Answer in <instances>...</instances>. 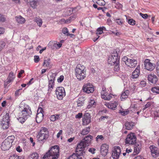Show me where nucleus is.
<instances>
[{
  "mask_svg": "<svg viewBox=\"0 0 159 159\" xmlns=\"http://www.w3.org/2000/svg\"><path fill=\"white\" fill-rule=\"evenodd\" d=\"M20 108V111L18 114L17 119L20 122L23 124L30 116L32 112L30 107L27 104H25Z\"/></svg>",
  "mask_w": 159,
  "mask_h": 159,
  "instance_id": "1",
  "label": "nucleus"
},
{
  "mask_svg": "<svg viewBox=\"0 0 159 159\" xmlns=\"http://www.w3.org/2000/svg\"><path fill=\"white\" fill-rule=\"evenodd\" d=\"M59 148L58 146H52L44 155L42 159H57L59 155Z\"/></svg>",
  "mask_w": 159,
  "mask_h": 159,
  "instance_id": "2",
  "label": "nucleus"
},
{
  "mask_svg": "<svg viewBox=\"0 0 159 159\" xmlns=\"http://www.w3.org/2000/svg\"><path fill=\"white\" fill-rule=\"evenodd\" d=\"M93 136L90 134L86 136L78 144L76 149V152H81V153L84 148L90 144L91 142L93 140Z\"/></svg>",
  "mask_w": 159,
  "mask_h": 159,
  "instance_id": "3",
  "label": "nucleus"
},
{
  "mask_svg": "<svg viewBox=\"0 0 159 159\" xmlns=\"http://www.w3.org/2000/svg\"><path fill=\"white\" fill-rule=\"evenodd\" d=\"M120 54L119 49L117 48L114 49L108 59V63L111 65L118 64L120 63Z\"/></svg>",
  "mask_w": 159,
  "mask_h": 159,
  "instance_id": "4",
  "label": "nucleus"
},
{
  "mask_svg": "<svg viewBox=\"0 0 159 159\" xmlns=\"http://www.w3.org/2000/svg\"><path fill=\"white\" fill-rule=\"evenodd\" d=\"M85 67L81 64L78 65L75 69V75L77 79L79 81L84 79L86 76Z\"/></svg>",
  "mask_w": 159,
  "mask_h": 159,
  "instance_id": "5",
  "label": "nucleus"
},
{
  "mask_svg": "<svg viewBox=\"0 0 159 159\" xmlns=\"http://www.w3.org/2000/svg\"><path fill=\"white\" fill-rule=\"evenodd\" d=\"M49 136V132L48 129L42 127L38 134L37 138L39 141L41 143H43L46 141Z\"/></svg>",
  "mask_w": 159,
  "mask_h": 159,
  "instance_id": "6",
  "label": "nucleus"
},
{
  "mask_svg": "<svg viewBox=\"0 0 159 159\" xmlns=\"http://www.w3.org/2000/svg\"><path fill=\"white\" fill-rule=\"evenodd\" d=\"M15 139L14 136H8L2 143L1 148L2 150L6 151L8 150L12 145Z\"/></svg>",
  "mask_w": 159,
  "mask_h": 159,
  "instance_id": "7",
  "label": "nucleus"
},
{
  "mask_svg": "<svg viewBox=\"0 0 159 159\" xmlns=\"http://www.w3.org/2000/svg\"><path fill=\"white\" fill-rule=\"evenodd\" d=\"M10 116L9 113H7L3 116L1 122V125L4 129H7L9 126Z\"/></svg>",
  "mask_w": 159,
  "mask_h": 159,
  "instance_id": "8",
  "label": "nucleus"
},
{
  "mask_svg": "<svg viewBox=\"0 0 159 159\" xmlns=\"http://www.w3.org/2000/svg\"><path fill=\"white\" fill-rule=\"evenodd\" d=\"M55 92L57 98L59 100H62L63 97L66 96L65 90L63 87H57L55 90Z\"/></svg>",
  "mask_w": 159,
  "mask_h": 159,
  "instance_id": "9",
  "label": "nucleus"
},
{
  "mask_svg": "<svg viewBox=\"0 0 159 159\" xmlns=\"http://www.w3.org/2000/svg\"><path fill=\"white\" fill-rule=\"evenodd\" d=\"M136 141V137L134 133L128 134L126 138L125 143L127 144H133L135 143Z\"/></svg>",
  "mask_w": 159,
  "mask_h": 159,
  "instance_id": "10",
  "label": "nucleus"
},
{
  "mask_svg": "<svg viewBox=\"0 0 159 159\" xmlns=\"http://www.w3.org/2000/svg\"><path fill=\"white\" fill-rule=\"evenodd\" d=\"M82 89L84 92L87 93H93L94 90L93 85L89 83L84 84L82 87Z\"/></svg>",
  "mask_w": 159,
  "mask_h": 159,
  "instance_id": "11",
  "label": "nucleus"
},
{
  "mask_svg": "<svg viewBox=\"0 0 159 159\" xmlns=\"http://www.w3.org/2000/svg\"><path fill=\"white\" fill-rule=\"evenodd\" d=\"M120 148L119 146L115 147L112 151L111 156L113 159H118L121 153Z\"/></svg>",
  "mask_w": 159,
  "mask_h": 159,
  "instance_id": "12",
  "label": "nucleus"
},
{
  "mask_svg": "<svg viewBox=\"0 0 159 159\" xmlns=\"http://www.w3.org/2000/svg\"><path fill=\"white\" fill-rule=\"evenodd\" d=\"M144 65L145 69L149 71L153 70L155 68V64L150 62V60L146 59L144 61Z\"/></svg>",
  "mask_w": 159,
  "mask_h": 159,
  "instance_id": "13",
  "label": "nucleus"
},
{
  "mask_svg": "<svg viewBox=\"0 0 159 159\" xmlns=\"http://www.w3.org/2000/svg\"><path fill=\"white\" fill-rule=\"evenodd\" d=\"M91 122V117L90 114L88 113H85L83 118L82 124L83 125H86Z\"/></svg>",
  "mask_w": 159,
  "mask_h": 159,
  "instance_id": "14",
  "label": "nucleus"
},
{
  "mask_svg": "<svg viewBox=\"0 0 159 159\" xmlns=\"http://www.w3.org/2000/svg\"><path fill=\"white\" fill-rule=\"evenodd\" d=\"M109 146L106 143L102 144L101 147L100 152L103 156H106L108 152Z\"/></svg>",
  "mask_w": 159,
  "mask_h": 159,
  "instance_id": "15",
  "label": "nucleus"
},
{
  "mask_svg": "<svg viewBox=\"0 0 159 159\" xmlns=\"http://www.w3.org/2000/svg\"><path fill=\"white\" fill-rule=\"evenodd\" d=\"M15 78V75L12 72H11L8 76L7 79L4 82V86L5 88L6 87L7 85L13 81L14 79Z\"/></svg>",
  "mask_w": 159,
  "mask_h": 159,
  "instance_id": "16",
  "label": "nucleus"
},
{
  "mask_svg": "<svg viewBox=\"0 0 159 159\" xmlns=\"http://www.w3.org/2000/svg\"><path fill=\"white\" fill-rule=\"evenodd\" d=\"M150 148L153 157H156L159 155V150L158 148L153 145H151Z\"/></svg>",
  "mask_w": 159,
  "mask_h": 159,
  "instance_id": "17",
  "label": "nucleus"
},
{
  "mask_svg": "<svg viewBox=\"0 0 159 159\" xmlns=\"http://www.w3.org/2000/svg\"><path fill=\"white\" fill-rule=\"evenodd\" d=\"M106 89L104 87H102V91L101 92L102 98L105 100H110L112 97L110 95H107V93L105 92Z\"/></svg>",
  "mask_w": 159,
  "mask_h": 159,
  "instance_id": "18",
  "label": "nucleus"
},
{
  "mask_svg": "<svg viewBox=\"0 0 159 159\" xmlns=\"http://www.w3.org/2000/svg\"><path fill=\"white\" fill-rule=\"evenodd\" d=\"M134 145L133 155H136L139 153L141 149V144L140 143H135Z\"/></svg>",
  "mask_w": 159,
  "mask_h": 159,
  "instance_id": "19",
  "label": "nucleus"
},
{
  "mask_svg": "<svg viewBox=\"0 0 159 159\" xmlns=\"http://www.w3.org/2000/svg\"><path fill=\"white\" fill-rule=\"evenodd\" d=\"M137 64V61L135 59H129L128 60V62H127L126 65L127 66L129 67L130 68H133L135 67Z\"/></svg>",
  "mask_w": 159,
  "mask_h": 159,
  "instance_id": "20",
  "label": "nucleus"
},
{
  "mask_svg": "<svg viewBox=\"0 0 159 159\" xmlns=\"http://www.w3.org/2000/svg\"><path fill=\"white\" fill-rule=\"evenodd\" d=\"M105 105L109 108L115 110L118 105V102L116 101L111 102L109 103H105Z\"/></svg>",
  "mask_w": 159,
  "mask_h": 159,
  "instance_id": "21",
  "label": "nucleus"
},
{
  "mask_svg": "<svg viewBox=\"0 0 159 159\" xmlns=\"http://www.w3.org/2000/svg\"><path fill=\"white\" fill-rule=\"evenodd\" d=\"M148 80L151 83L155 84L158 80L157 76L153 74H151L148 77Z\"/></svg>",
  "mask_w": 159,
  "mask_h": 159,
  "instance_id": "22",
  "label": "nucleus"
},
{
  "mask_svg": "<svg viewBox=\"0 0 159 159\" xmlns=\"http://www.w3.org/2000/svg\"><path fill=\"white\" fill-rule=\"evenodd\" d=\"M27 2L33 9L36 8L38 4V0H27Z\"/></svg>",
  "mask_w": 159,
  "mask_h": 159,
  "instance_id": "23",
  "label": "nucleus"
},
{
  "mask_svg": "<svg viewBox=\"0 0 159 159\" xmlns=\"http://www.w3.org/2000/svg\"><path fill=\"white\" fill-rule=\"evenodd\" d=\"M43 117L44 115L43 113H37L36 117V122L38 123H40L43 120Z\"/></svg>",
  "mask_w": 159,
  "mask_h": 159,
  "instance_id": "24",
  "label": "nucleus"
},
{
  "mask_svg": "<svg viewBox=\"0 0 159 159\" xmlns=\"http://www.w3.org/2000/svg\"><path fill=\"white\" fill-rule=\"evenodd\" d=\"M139 66H138L135 70L133 72L131 78L133 79L137 78L139 76Z\"/></svg>",
  "mask_w": 159,
  "mask_h": 159,
  "instance_id": "25",
  "label": "nucleus"
},
{
  "mask_svg": "<svg viewBox=\"0 0 159 159\" xmlns=\"http://www.w3.org/2000/svg\"><path fill=\"white\" fill-rule=\"evenodd\" d=\"M55 85V82L52 81V80L50 81H48V93H51L54 88Z\"/></svg>",
  "mask_w": 159,
  "mask_h": 159,
  "instance_id": "26",
  "label": "nucleus"
},
{
  "mask_svg": "<svg viewBox=\"0 0 159 159\" xmlns=\"http://www.w3.org/2000/svg\"><path fill=\"white\" fill-rule=\"evenodd\" d=\"M91 127L89 126L86 127L85 128L83 129L80 132L81 134L83 135H85L89 134L90 131Z\"/></svg>",
  "mask_w": 159,
  "mask_h": 159,
  "instance_id": "27",
  "label": "nucleus"
},
{
  "mask_svg": "<svg viewBox=\"0 0 159 159\" xmlns=\"http://www.w3.org/2000/svg\"><path fill=\"white\" fill-rule=\"evenodd\" d=\"M134 124V123L132 122H126L125 124L126 129L127 130L131 129L133 128Z\"/></svg>",
  "mask_w": 159,
  "mask_h": 159,
  "instance_id": "28",
  "label": "nucleus"
},
{
  "mask_svg": "<svg viewBox=\"0 0 159 159\" xmlns=\"http://www.w3.org/2000/svg\"><path fill=\"white\" fill-rule=\"evenodd\" d=\"M67 159H82L81 155L77 153H73Z\"/></svg>",
  "mask_w": 159,
  "mask_h": 159,
  "instance_id": "29",
  "label": "nucleus"
},
{
  "mask_svg": "<svg viewBox=\"0 0 159 159\" xmlns=\"http://www.w3.org/2000/svg\"><path fill=\"white\" fill-rule=\"evenodd\" d=\"M39 157V154L36 152H34L30 155L28 159H38Z\"/></svg>",
  "mask_w": 159,
  "mask_h": 159,
  "instance_id": "30",
  "label": "nucleus"
},
{
  "mask_svg": "<svg viewBox=\"0 0 159 159\" xmlns=\"http://www.w3.org/2000/svg\"><path fill=\"white\" fill-rule=\"evenodd\" d=\"M43 66L46 67L51 68L52 66L51 65V61L50 59L48 58L47 59L44 60L43 64Z\"/></svg>",
  "mask_w": 159,
  "mask_h": 159,
  "instance_id": "31",
  "label": "nucleus"
},
{
  "mask_svg": "<svg viewBox=\"0 0 159 159\" xmlns=\"http://www.w3.org/2000/svg\"><path fill=\"white\" fill-rule=\"evenodd\" d=\"M15 18L16 21L20 24H22L24 23L25 21V18L20 16H16Z\"/></svg>",
  "mask_w": 159,
  "mask_h": 159,
  "instance_id": "32",
  "label": "nucleus"
},
{
  "mask_svg": "<svg viewBox=\"0 0 159 159\" xmlns=\"http://www.w3.org/2000/svg\"><path fill=\"white\" fill-rule=\"evenodd\" d=\"M84 99L83 97L80 98L77 101V106L81 107L83 105L84 103Z\"/></svg>",
  "mask_w": 159,
  "mask_h": 159,
  "instance_id": "33",
  "label": "nucleus"
},
{
  "mask_svg": "<svg viewBox=\"0 0 159 159\" xmlns=\"http://www.w3.org/2000/svg\"><path fill=\"white\" fill-rule=\"evenodd\" d=\"M34 20L37 23L39 27L41 26L43 23V21L42 19L40 18L38 16L35 18L34 19Z\"/></svg>",
  "mask_w": 159,
  "mask_h": 159,
  "instance_id": "34",
  "label": "nucleus"
},
{
  "mask_svg": "<svg viewBox=\"0 0 159 159\" xmlns=\"http://www.w3.org/2000/svg\"><path fill=\"white\" fill-rule=\"evenodd\" d=\"M59 116L60 115L57 114L52 115L50 117V120L52 121H54L59 118Z\"/></svg>",
  "mask_w": 159,
  "mask_h": 159,
  "instance_id": "35",
  "label": "nucleus"
},
{
  "mask_svg": "<svg viewBox=\"0 0 159 159\" xmlns=\"http://www.w3.org/2000/svg\"><path fill=\"white\" fill-rule=\"evenodd\" d=\"M95 105V102L94 100L90 99L89 102V104L87 106V108L89 109L93 107H94V105Z\"/></svg>",
  "mask_w": 159,
  "mask_h": 159,
  "instance_id": "36",
  "label": "nucleus"
},
{
  "mask_svg": "<svg viewBox=\"0 0 159 159\" xmlns=\"http://www.w3.org/2000/svg\"><path fill=\"white\" fill-rule=\"evenodd\" d=\"M129 92L128 90H126L123 92L120 96V98L121 99H124L127 98L129 95Z\"/></svg>",
  "mask_w": 159,
  "mask_h": 159,
  "instance_id": "37",
  "label": "nucleus"
},
{
  "mask_svg": "<svg viewBox=\"0 0 159 159\" xmlns=\"http://www.w3.org/2000/svg\"><path fill=\"white\" fill-rule=\"evenodd\" d=\"M58 72L52 73L49 78H48V81H50L51 80H52V81H54V82H55L56 77L58 74Z\"/></svg>",
  "mask_w": 159,
  "mask_h": 159,
  "instance_id": "38",
  "label": "nucleus"
},
{
  "mask_svg": "<svg viewBox=\"0 0 159 159\" xmlns=\"http://www.w3.org/2000/svg\"><path fill=\"white\" fill-rule=\"evenodd\" d=\"M9 159H25L21 156H18L16 154H14L10 156Z\"/></svg>",
  "mask_w": 159,
  "mask_h": 159,
  "instance_id": "39",
  "label": "nucleus"
},
{
  "mask_svg": "<svg viewBox=\"0 0 159 159\" xmlns=\"http://www.w3.org/2000/svg\"><path fill=\"white\" fill-rule=\"evenodd\" d=\"M151 91L153 93L159 94V86H155L152 87L151 89Z\"/></svg>",
  "mask_w": 159,
  "mask_h": 159,
  "instance_id": "40",
  "label": "nucleus"
},
{
  "mask_svg": "<svg viewBox=\"0 0 159 159\" xmlns=\"http://www.w3.org/2000/svg\"><path fill=\"white\" fill-rule=\"evenodd\" d=\"M52 42L50 41L48 44L49 47L52 50L57 49V47L55 42H54L53 44H52Z\"/></svg>",
  "mask_w": 159,
  "mask_h": 159,
  "instance_id": "41",
  "label": "nucleus"
},
{
  "mask_svg": "<svg viewBox=\"0 0 159 159\" xmlns=\"http://www.w3.org/2000/svg\"><path fill=\"white\" fill-rule=\"evenodd\" d=\"M96 3L100 6H104L106 4L104 0H96Z\"/></svg>",
  "mask_w": 159,
  "mask_h": 159,
  "instance_id": "42",
  "label": "nucleus"
},
{
  "mask_svg": "<svg viewBox=\"0 0 159 159\" xmlns=\"http://www.w3.org/2000/svg\"><path fill=\"white\" fill-rule=\"evenodd\" d=\"M129 59L126 56L124 57L121 59L122 63L123 64L125 63L126 65L127 62H128V60H129Z\"/></svg>",
  "mask_w": 159,
  "mask_h": 159,
  "instance_id": "43",
  "label": "nucleus"
},
{
  "mask_svg": "<svg viewBox=\"0 0 159 159\" xmlns=\"http://www.w3.org/2000/svg\"><path fill=\"white\" fill-rule=\"evenodd\" d=\"M153 104V103L151 102H148L145 105L144 107L143 108V110H144L146 109L149 107L151 105Z\"/></svg>",
  "mask_w": 159,
  "mask_h": 159,
  "instance_id": "44",
  "label": "nucleus"
},
{
  "mask_svg": "<svg viewBox=\"0 0 159 159\" xmlns=\"http://www.w3.org/2000/svg\"><path fill=\"white\" fill-rule=\"evenodd\" d=\"M123 5L119 2H117L116 3L115 8L118 9H122Z\"/></svg>",
  "mask_w": 159,
  "mask_h": 159,
  "instance_id": "45",
  "label": "nucleus"
},
{
  "mask_svg": "<svg viewBox=\"0 0 159 159\" xmlns=\"http://www.w3.org/2000/svg\"><path fill=\"white\" fill-rule=\"evenodd\" d=\"M6 18L4 15L0 13V22H3L5 21Z\"/></svg>",
  "mask_w": 159,
  "mask_h": 159,
  "instance_id": "46",
  "label": "nucleus"
},
{
  "mask_svg": "<svg viewBox=\"0 0 159 159\" xmlns=\"http://www.w3.org/2000/svg\"><path fill=\"white\" fill-rule=\"evenodd\" d=\"M136 21L132 19H129L128 20V23L130 25H135Z\"/></svg>",
  "mask_w": 159,
  "mask_h": 159,
  "instance_id": "47",
  "label": "nucleus"
},
{
  "mask_svg": "<svg viewBox=\"0 0 159 159\" xmlns=\"http://www.w3.org/2000/svg\"><path fill=\"white\" fill-rule=\"evenodd\" d=\"M113 65H114V70L115 71L118 72L120 70L119 63L118 64H114Z\"/></svg>",
  "mask_w": 159,
  "mask_h": 159,
  "instance_id": "48",
  "label": "nucleus"
},
{
  "mask_svg": "<svg viewBox=\"0 0 159 159\" xmlns=\"http://www.w3.org/2000/svg\"><path fill=\"white\" fill-rule=\"evenodd\" d=\"M5 43L3 41H0V50L1 51L4 48L5 46Z\"/></svg>",
  "mask_w": 159,
  "mask_h": 159,
  "instance_id": "49",
  "label": "nucleus"
},
{
  "mask_svg": "<svg viewBox=\"0 0 159 159\" xmlns=\"http://www.w3.org/2000/svg\"><path fill=\"white\" fill-rule=\"evenodd\" d=\"M64 79V76L63 75H61L58 78V79H57V81L58 83H61L63 81Z\"/></svg>",
  "mask_w": 159,
  "mask_h": 159,
  "instance_id": "50",
  "label": "nucleus"
},
{
  "mask_svg": "<svg viewBox=\"0 0 159 159\" xmlns=\"http://www.w3.org/2000/svg\"><path fill=\"white\" fill-rule=\"evenodd\" d=\"M101 29V28L99 27L98 28L96 31V34L97 35H100L102 34V33H103V31H102V30Z\"/></svg>",
  "mask_w": 159,
  "mask_h": 159,
  "instance_id": "51",
  "label": "nucleus"
},
{
  "mask_svg": "<svg viewBox=\"0 0 159 159\" xmlns=\"http://www.w3.org/2000/svg\"><path fill=\"white\" fill-rule=\"evenodd\" d=\"M73 131L74 129L72 128L69 127L67 128V132L68 134H72L73 133Z\"/></svg>",
  "mask_w": 159,
  "mask_h": 159,
  "instance_id": "52",
  "label": "nucleus"
},
{
  "mask_svg": "<svg viewBox=\"0 0 159 159\" xmlns=\"http://www.w3.org/2000/svg\"><path fill=\"white\" fill-rule=\"evenodd\" d=\"M111 32L112 33L115 34V35L117 36H119L122 34L121 33L118 32L117 30H116V32L114 31H111Z\"/></svg>",
  "mask_w": 159,
  "mask_h": 159,
  "instance_id": "53",
  "label": "nucleus"
},
{
  "mask_svg": "<svg viewBox=\"0 0 159 159\" xmlns=\"http://www.w3.org/2000/svg\"><path fill=\"white\" fill-rule=\"evenodd\" d=\"M120 113L123 116H125L128 114L129 113V110H126L124 111H120Z\"/></svg>",
  "mask_w": 159,
  "mask_h": 159,
  "instance_id": "54",
  "label": "nucleus"
},
{
  "mask_svg": "<svg viewBox=\"0 0 159 159\" xmlns=\"http://www.w3.org/2000/svg\"><path fill=\"white\" fill-rule=\"evenodd\" d=\"M62 33L64 34H67V35H69L68 31V29L66 28H64L62 30Z\"/></svg>",
  "mask_w": 159,
  "mask_h": 159,
  "instance_id": "55",
  "label": "nucleus"
},
{
  "mask_svg": "<svg viewBox=\"0 0 159 159\" xmlns=\"http://www.w3.org/2000/svg\"><path fill=\"white\" fill-rule=\"evenodd\" d=\"M98 139L103 140L104 139V138L103 136L102 135H98L96 137V141H98Z\"/></svg>",
  "mask_w": 159,
  "mask_h": 159,
  "instance_id": "56",
  "label": "nucleus"
},
{
  "mask_svg": "<svg viewBox=\"0 0 159 159\" xmlns=\"http://www.w3.org/2000/svg\"><path fill=\"white\" fill-rule=\"evenodd\" d=\"M95 151L96 149L93 148H90L88 149V151L92 154H94L95 153Z\"/></svg>",
  "mask_w": 159,
  "mask_h": 159,
  "instance_id": "57",
  "label": "nucleus"
},
{
  "mask_svg": "<svg viewBox=\"0 0 159 159\" xmlns=\"http://www.w3.org/2000/svg\"><path fill=\"white\" fill-rule=\"evenodd\" d=\"M40 59L39 56L35 55L34 56V61L35 62L38 63L39 62Z\"/></svg>",
  "mask_w": 159,
  "mask_h": 159,
  "instance_id": "58",
  "label": "nucleus"
},
{
  "mask_svg": "<svg viewBox=\"0 0 159 159\" xmlns=\"http://www.w3.org/2000/svg\"><path fill=\"white\" fill-rule=\"evenodd\" d=\"M116 23L119 25H121L123 23L122 20L120 19H116Z\"/></svg>",
  "mask_w": 159,
  "mask_h": 159,
  "instance_id": "59",
  "label": "nucleus"
},
{
  "mask_svg": "<svg viewBox=\"0 0 159 159\" xmlns=\"http://www.w3.org/2000/svg\"><path fill=\"white\" fill-rule=\"evenodd\" d=\"M156 69L157 75L159 77V62L157 63V65Z\"/></svg>",
  "mask_w": 159,
  "mask_h": 159,
  "instance_id": "60",
  "label": "nucleus"
},
{
  "mask_svg": "<svg viewBox=\"0 0 159 159\" xmlns=\"http://www.w3.org/2000/svg\"><path fill=\"white\" fill-rule=\"evenodd\" d=\"M140 15L143 19H146L148 17V15L147 14H143L141 13H140Z\"/></svg>",
  "mask_w": 159,
  "mask_h": 159,
  "instance_id": "61",
  "label": "nucleus"
},
{
  "mask_svg": "<svg viewBox=\"0 0 159 159\" xmlns=\"http://www.w3.org/2000/svg\"><path fill=\"white\" fill-rule=\"evenodd\" d=\"M82 113H79L75 116V118L78 119H80L82 116Z\"/></svg>",
  "mask_w": 159,
  "mask_h": 159,
  "instance_id": "62",
  "label": "nucleus"
},
{
  "mask_svg": "<svg viewBox=\"0 0 159 159\" xmlns=\"http://www.w3.org/2000/svg\"><path fill=\"white\" fill-rule=\"evenodd\" d=\"M24 73V70H20V72L18 73V77L19 78H20L21 76V75L22 74Z\"/></svg>",
  "mask_w": 159,
  "mask_h": 159,
  "instance_id": "63",
  "label": "nucleus"
},
{
  "mask_svg": "<svg viewBox=\"0 0 159 159\" xmlns=\"http://www.w3.org/2000/svg\"><path fill=\"white\" fill-rule=\"evenodd\" d=\"M134 159H145L141 156H138L135 157Z\"/></svg>",
  "mask_w": 159,
  "mask_h": 159,
  "instance_id": "64",
  "label": "nucleus"
}]
</instances>
